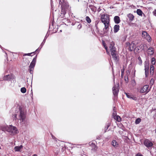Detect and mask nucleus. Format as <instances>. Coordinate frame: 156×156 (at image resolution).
Masks as SVG:
<instances>
[{
  "mask_svg": "<svg viewBox=\"0 0 156 156\" xmlns=\"http://www.w3.org/2000/svg\"><path fill=\"white\" fill-rule=\"evenodd\" d=\"M0 129L4 132H7L11 135H14L19 133L17 128L12 125L1 126Z\"/></svg>",
  "mask_w": 156,
  "mask_h": 156,
  "instance_id": "obj_1",
  "label": "nucleus"
},
{
  "mask_svg": "<svg viewBox=\"0 0 156 156\" xmlns=\"http://www.w3.org/2000/svg\"><path fill=\"white\" fill-rule=\"evenodd\" d=\"M96 27H97V29H98V27H97V26H96Z\"/></svg>",
  "mask_w": 156,
  "mask_h": 156,
  "instance_id": "obj_58",
  "label": "nucleus"
},
{
  "mask_svg": "<svg viewBox=\"0 0 156 156\" xmlns=\"http://www.w3.org/2000/svg\"><path fill=\"white\" fill-rule=\"evenodd\" d=\"M135 49H136V50H137V52H138V51H139L140 50V48H139V46H137L136 47H135Z\"/></svg>",
  "mask_w": 156,
  "mask_h": 156,
  "instance_id": "obj_42",
  "label": "nucleus"
},
{
  "mask_svg": "<svg viewBox=\"0 0 156 156\" xmlns=\"http://www.w3.org/2000/svg\"><path fill=\"white\" fill-rule=\"evenodd\" d=\"M105 25V28L103 29L104 33H107L109 29V22H108L103 23Z\"/></svg>",
  "mask_w": 156,
  "mask_h": 156,
  "instance_id": "obj_12",
  "label": "nucleus"
},
{
  "mask_svg": "<svg viewBox=\"0 0 156 156\" xmlns=\"http://www.w3.org/2000/svg\"><path fill=\"white\" fill-rule=\"evenodd\" d=\"M135 71H136L135 70H134V76H135Z\"/></svg>",
  "mask_w": 156,
  "mask_h": 156,
  "instance_id": "obj_55",
  "label": "nucleus"
},
{
  "mask_svg": "<svg viewBox=\"0 0 156 156\" xmlns=\"http://www.w3.org/2000/svg\"><path fill=\"white\" fill-rule=\"evenodd\" d=\"M127 16L128 17L130 21H133L134 17L133 15L131 13H129L128 14Z\"/></svg>",
  "mask_w": 156,
  "mask_h": 156,
  "instance_id": "obj_22",
  "label": "nucleus"
},
{
  "mask_svg": "<svg viewBox=\"0 0 156 156\" xmlns=\"http://www.w3.org/2000/svg\"><path fill=\"white\" fill-rule=\"evenodd\" d=\"M20 90L22 93H24L26 91V89L25 87H23L21 88Z\"/></svg>",
  "mask_w": 156,
  "mask_h": 156,
  "instance_id": "obj_30",
  "label": "nucleus"
},
{
  "mask_svg": "<svg viewBox=\"0 0 156 156\" xmlns=\"http://www.w3.org/2000/svg\"><path fill=\"white\" fill-rule=\"evenodd\" d=\"M60 32H62V30H60Z\"/></svg>",
  "mask_w": 156,
  "mask_h": 156,
  "instance_id": "obj_59",
  "label": "nucleus"
},
{
  "mask_svg": "<svg viewBox=\"0 0 156 156\" xmlns=\"http://www.w3.org/2000/svg\"><path fill=\"white\" fill-rule=\"evenodd\" d=\"M66 13V12L65 11V10L63 9H62V11L61 12V15H60V16H61L62 18L64 17Z\"/></svg>",
  "mask_w": 156,
  "mask_h": 156,
  "instance_id": "obj_23",
  "label": "nucleus"
},
{
  "mask_svg": "<svg viewBox=\"0 0 156 156\" xmlns=\"http://www.w3.org/2000/svg\"><path fill=\"white\" fill-rule=\"evenodd\" d=\"M99 138H97V139H99Z\"/></svg>",
  "mask_w": 156,
  "mask_h": 156,
  "instance_id": "obj_57",
  "label": "nucleus"
},
{
  "mask_svg": "<svg viewBox=\"0 0 156 156\" xmlns=\"http://www.w3.org/2000/svg\"><path fill=\"white\" fill-rule=\"evenodd\" d=\"M103 44L104 46V48H105V49L106 50V52H107V53L108 54H109V52L108 51V49H107V48H108L106 46L105 44V43H104L103 42Z\"/></svg>",
  "mask_w": 156,
  "mask_h": 156,
  "instance_id": "obj_32",
  "label": "nucleus"
},
{
  "mask_svg": "<svg viewBox=\"0 0 156 156\" xmlns=\"http://www.w3.org/2000/svg\"><path fill=\"white\" fill-rule=\"evenodd\" d=\"M119 84L117 85H115L112 88V91L114 95L115 96H117L119 91Z\"/></svg>",
  "mask_w": 156,
  "mask_h": 156,
  "instance_id": "obj_7",
  "label": "nucleus"
},
{
  "mask_svg": "<svg viewBox=\"0 0 156 156\" xmlns=\"http://www.w3.org/2000/svg\"><path fill=\"white\" fill-rule=\"evenodd\" d=\"M135 44L133 43V42H132L130 44V47H129L128 50L130 51H132L135 49Z\"/></svg>",
  "mask_w": 156,
  "mask_h": 156,
  "instance_id": "obj_14",
  "label": "nucleus"
},
{
  "mask_svg": "<svg viewBox=\"0 0 156 156\" xmlns=\"http://www.w3.org/2000/svg\"><path fill=\"white\" fill-rule=\"evenodd\" d=\"M37 55H36L33 59L32 61L31 62L29 67L34 68L36 62Z\"/></svg>",
  "mask_w": 156,
  "mask_h": 156,
  "instance_id": "obj_11",
  "label": "nucleus"
},
{
  "mask_svg": "<svg viewBox=\"0 0 156 156\" xmlns=\"http://www.w3.org/2000/svg\"><path fill=\"white\" fill-rule=\"evenodd\" d=\"M97 10L98 12H99L101 10V9L100 8H98V9Z\"/></svg>",
  "mask_w": 156,
  "mask_h": 156,
  "instance_id": "obj_50",
  "label": "nucleus"
},
{
  "mask_svg": "<svg viewBox=\"0 0 156 156\" xmlns=\"http://www.w3.org/2000/svg\"><path fill=\"white\" fill-rule=\"evenodd\" d=\"M19 147L21 149H22L23 148V146L22 145H21L20 146H19Z\"/></svg>",
  "mask_w": 156,
  "mask_h": 156,
  "instance_id": "obj_49",
  "label": "nucleus"
},
{
  "mask_svg": "<svg viewBox=\"0 0 156 156\" xmlns=\"http://www.w3.org/2000/svg\"><path fill=\"white\" fill-rule=\"evenodd\" d=\"M111 125V123L110 122H107L106 123V126L105 127L104 130H105V132H106V130L108 129V128Z\"/></svg>",
  "mask_w": 156,
  "mask_h": 156,
  "instance_id": "obj_24",
  "label": "nucleus"
},
{
  "mask_svg": "<svg viewBox=\"0 0 156 156\" xmlns=\"http://www.w3.org/2000/svg\"><path fill=\"white\" fill-rule=\"evenodd\" d=\"M116 111H113V116H115L116 115Z\"/></svg>",
  "mask_w": 156,
  "mask_h": 156,
  "instance_id": "obj_44",
  "label": "nucleus"
},
{
  "mask_svg": "<svg viewBox=\"0 0 156 156\" xmlns=\"http://www.w3.org/2000/svg\"><path fill=\"white\" fill-rule=\"evenodd\" d=\"M139 48L141 50H144V45L143 44H141L139 46Z\"/></svg>",
  "mask_w": 156,
  "mask_h": 156,
  "instance_id": "obj_33",
  "label": "nucleus"
},
{
  "mask_svg": "<svg viewBox=\"0 0 156 156\" xmlns=\"http://www.w3.org/2000/svg\"><path fill=\"white\" fill-rule=\"evenodd\" d=\"M154 80L153 79H151V83L152 82H153V83H154Z\"/></svg>",
  "mask_w": 156,
  "mask_h": 156,
  "instance_id": "obj_51",
  "label": "nucleus"
},
{
  "mask_svg": "<svg viewBox=\"0 0 156 156\" xmlns=\"http://www.w3.org/2000/svg\"><path fill=\"white\" fill-rule=\"evenodd\" d=\"M101 19L103 23L109 22V16L107 14H102L101 16Z\"/></svg>",
  "mask_w": 156,
  "mask_h": 156,
  "instance_id": "obj_3",
  "label": "nucleus"
},
{
  "mask_svg": "<svg viewBox=\"0 0 156 156\" xmlns=\"http://www.w3.org/2000/svg\"><path fill=\"white\" fill-rule=\"evenodd\" d=\"M125 81L126 82H128V78L127 77L126 78L125 77Z\"/></svg>",
  "mask_w": 156,
  "mask_h": 156,
  "instance_id": "obj_43",
  "label": "nucleus"
},
{
  "mask_svg": "<svg viewBox=\"0 0 156 156\" xmlns=\"http://www.w3.org/2000/svg\"><path fill=\"white\" fill-rule=\"evenodd\" d=\"M141 119L140 118H138L135 121V123L136 124H138L141 122Z\"/></svg>",
  "mask_w": 156,
  "mask_h": 156,
  "instance_id": "obj_29",
  "label": "nucleus"
},
{
  "mask_svg": "<svg viewBox=\"0 0 156 156\" xmlns=\"http://www.w3.org/2000/svg\"><path fill=\"white\" fill-rule=\"evenodd\" d=\"M32 156H37V155L36 154H34Z\"/></svg>",
  "mask_w": 156,
  "mask_h": 156,
  "instance_id": "obj_54",
  "label": "nucleus"
},
{
  "mask_svg": "<svg viewBox=\"0 0 156 156\" xmlns=\"http://www.w3.org/2000/svg\"><path fill=\"white\" fill-rule=\"evenodd\" d=\"M66 3L64 0H60L59 1V4L62 8H64L66 5Z\"/></svg>",
  "mask_w": 156,
  "mask_h": 156,
  "instance_id": "obj_20",
  "label": "nucleus"
},
{
  "mask_svg": "<svg viewBox=\"0 0 156 156\" xmlns=\"http://www.w3.org/2000/svg\"><path fill=\"white\" fill-rule=\"evenodd\" d=\"M114 42H112L110 43L109 46V48L111 52L116 51V48L114 47Z\"/></svg>",
  "mask_w": 156,
  "mask_h": 156,
  "instance_id": "obj_13",
  "label": "nucleus"
},
{
  "mask_svg": "<svg viewBox=\"0 0 156 156\" xmlns=\"http://www.w3.org/2000/svg\"><path fill=\"white\" fill-rule=\"evenodd\" d=\"M130 44L129 42H127L126 43V47H130Z\"/></svg>",
  "mask_w": 156,
  "mask_h": 156,
  "instance_id": "obj_40",
  "label": "nucleus"
},
{
  "mask_svg": "<svg viewBox=\"0 0 156 156\" xmlns=\"http://www.w3.org/2000/svg\"><path fill=\"white\" fill-rule=\"evenodd\" d=\"M41 49V48H40V49H39V48L37 49L36 50V51H35V52H39V51H40V49Z\"/></svg>",
  "mask_w": 156,
  "mask_h": 156,
  "instance_id": "obj_46",
  "label": "nucleus"
},
{
  "mask_svg": "<svg viewBox=\"0 0 156 156\" xmlns=\"http://www.w3.org/2000/svg\"><path fill=\"white\" fill-rule=\"evenodd\" d=\"M112 145L115 147H118L119 144L116 140H114L112 141Z\"/></svg>",
  "mask_w": 156,
  "mask_h": 156,
  "instance_id": "obj_21",
  "label": "nucleus"
},
{
  "mask_svg": "<svg viewBox=\"0 0 156 156\" xmlns=\"http://www.w3.org/2000/svg\"><path fill=\"white\" fill-rule=\"evenodd\" d=\"M111 54L113 59L115 60H116L117 59V56L116 51L111 52Z\"/></svg>",
  "mask_w": 156,
  "mask_h": 156,
  "instance_id": "obj_18",
  "label": "nucleus"
},
{
  "mask_svg": "<svg viewBox=\"0 0 156 156\" xmlns=\"http://www.w3.org/2000/svg\"><path fill=\"white\" fill-rule=\"evenodd\" d=\"M138 59L139 61H140V65L142 64V61L141 60V58L140 57H139L138 58Z\"/></svg>",
  "mask_w": 156,
  "mask_h": 156,
  "instance_id": "obj_38",
  "label": "nucleus"
},
{
  "mask_svg": "<svg viewBox=\"0 0 156 156\" xmlns=\"http://www.w3.org/2000/svg\"><path fill=\"white\" fill-rule=\"evenodd\" d=\"M99 138H97V139H99Z\"/></svg>",
  "mask_w": 156,
  "mask_h": 156,
  "instance_id": "obj_56",
  "label": "nucleus"
},
{
  "mask_svg": "<svg viewBox=\"0 0 156 156\" xmlns=\"http://www.w3.org/2000/svg\"><path fill=\"white\" fill-rule=\"evenodd\" d=\"M34 52H31V53H27V54H23V56H26L27 55L30 56L31 54L34 53Z\"/></svg>",
  "mask_w": 156,
  "mask_h": 156,
  "instance_id": "obj_35",
  "label": "nucleus"
},
{
  "mask_svg": "<svg viewBox=\"0 0 156 156\" xmlns=\"http://www.w3.org/2000/svg\"><path fill=\"white\" fill-rule=\"evenodd\" d=\"M29 62H30L28 61V62H27V65H26V66H27V65H28L29 64Z\"/></svg>",
  "mask_w": 156,
  "mask_h": 156,
  "instance_id": "obj_53",
  "label": "nucleus"
},
{
  "mask_svg": "<svg viewBox=\"0 0 156 156\" xmlns=\"http://www.w3.org/2000/svg\"><path fill=\"white\" fill-rule=\"evenodd\" d=\"M48 37V36H47V34H46V36H45L44 38V39L43 42H42L41 45L40 46V47H41L40 48H42V47H43V45H44V44L45 43V42L47 38Z\"/></svg>",
  "mask_w": 156,
  "mask_h": 156,
  "instance_id": "obj_25",
  "label": "nucleus"
},
{
  "mask_svg": "<svg viewBox=\"0 0 156 156\" xmlns=\"http://www.w3.org/2000/svg\"><path fill=\"white\" fill-rule=\"evenodd\" d=\"M145 75L147 76L149 73V64L148 62H146L144 65Z\"/></svg>",
  "mask_w": 156,
  "mask_h": 156,
  "instance_id": "obj_10",
  "label": "nucleus"
},
{
  "mask_svg": "<svg viewBox=\"0 0 156 156\" xmlns=\"http://www.w3.org/2000/svg\"><path fill=\"white\" fill-rule=\"evenodd\" d=\"M124 72V69H122L121 70V73H122L121 76H122V75L123 74Z\"/></svg>",
  "mask_w": 156,
  "mask_h": 156,
  "instance_id": "obj_45",
  "label": "nucleus"
},
{
  "mask_svg": "<svg viewBox=\"0 0 156 156\" xmlns=\"http://www.w3.org/2000/svg\"><path fill=\"white\" fill-rule=\"evenodd\" d=\"M148 54L150 55H153L154 52V49L151 47H150L148 49Z\"/></svg>",
  "mask_w": 156,
  "mask_h": 156,
  "instance_id": "obj_17",
  "label": "nucleus"
},
{
  "mask_svg": "<svg viewBox=\"0 0 156 156\" xmlns=\"http://www.w3.org/2000/svg\"><path fill=\"white\" fill-rule=\"evenodd\" d=\"M14 75L13 74H9L5 76L3 79L4 80L10 81L14 78Z\"/></svg>",
  "mask_w": 156,
  "mask_h": 156,
  "instance_id": "obj_9",
  "label": "nucleus"
},
{
  "mask_svg": "<svg viewBox=\"0 0 156 156\" xmlns=\"http://www.w3.org/2000/svg\"><path fill=\"white\" fill-rule=\"evenodd\" d=\"M86 20L88 23H90L91 22V20L89 16H87L86 18Z\"/></svg>",
  "mask_w": 156,
  "mask_h": 156,
  "instance_id": "obj_31",
  "label": "nucleus"
},
{
  "mask_svg": "<svg viewBox=\"0 0 156 156\" xmlns=\"http://www.w3.org/2000/svg\"><path fill=\"white\" fill-rule=\"evenodd\" d=\"M144 144L148 149H149L153 145L152 143L147 139H146L144 140Z\"/></svg>",
  "mask_w": 156,
  "mask_h": 156,
  "instance_id": "obj_8",
  "label": "nucleus"
},
{
  "mask_svg": "<svg viewBox=\"0 0 156 156\" xmlns=\"http://www.w3.org/2000/svg\"><path fill=\"white\" fill-rule=\"evenodd\" d=\"M129 98L131 99H132L134 100V101H137V98L135 96L132 95V94L131 95V96L130 97V98Z\"/></svg>",
  "mask_w": 156,
  "mask_h": 156,
  "instance_id": "obj_27",
  "label": "nucleus"
},
{
  "mask_svg": "<svg viewBox=\"0 0 156 156\" xmlns=\"http://www.w3.org/2000/svg\"><path fill=\"white\" fill-rule=\"evenodd\" d=\"M136 156H143L142 155L140 154H138L136 155Z\"/></svg>",
  "mask_w": 156,
  "mask_h": 156,
  "instance_id": "obj_47",
  "label": "nucleus"
},
{
  "mask_svg": "<svg viewBox=\"0 0 156 156\" xmlns=\"http://www.w3.org/2000/svg\"><path fill=\"white\" fill-rule=\"evenodd\" d=\"M29 67V70L30 74H32L34 68Z\"/></svg>",
  "mask_w": 156,
  "mask_h": 156,
  "instance_id": "obj_34",
  "label": "nucleus"
},
{
  "mask_svg": "<svg viewBox=\"0 0 156 156\" xmlns=\"http://www.w3.org/2000/svg\"><path fill=\"white\" fill-rule=\"evenodd\" d=\"M125 94H126V97L128 98H130V97L131 96V95H132L131 94H130L129 93H125Z\"/></svg>",
  "mask_w": 156,
  "mask_h": 156,
  "instance_id": "obj_36",
  "label": "nucleus"
},
{
  "mask_svg": "<svg viewBox=\"0 0 156 156\" xmlns=\"http://www.w3.org/2000/svg\"><path fill=\"white\" fill-rule=\"evenodd\" d=\"M17 112V114H15L13 115L12 116L13 120H16V116L18 115L19 117V119L23 122L26 118V113L25 111L23 110L22 108L20 107L19 109H17L16 110V113Z\"/></svg>",
  "mask_w": 156,
  "mask_h": 156,
  "instance_id": "obj_2",
  "label": "nucleus"
},
{
  "mask_svg": "<svg viewBox=\"0 0 156 156\" xmlns=\"http://www.w3.org/2000/svg\"><path fill=\"white\" fill-rule=\"evenodd\" d=\"M151 63L152 65L150 66V74L151 75H153L154 73V68L153 65H154L155 63V59L153 57L151 58Z\"/></svg>",
  "mask_w": 156,
  "mask_h": 156,
  "instance_id": "obj_5",
  "label": "nucleus"
},
{
  "mask_svg": "<svg viewBox=\"0 0 156 156\" xmlns=\"http://www.w3.org/2000/svg\"><path fill=\"white\" fill-rule=\"evenodd\" d=\"M89 7L90 9L93 13H95L96 11L97 8L94 5H90L89 6Z\"/></svg>",
  "mask_w": 156,
  "mask_h": 156,
  "instance_id": "obj_16",
  "label": "nucleus"
},
{
  "mask_svg": "<svg viewBox=\"0 0 156 156\" xmlns=\"http://www.w3.org/2000/svg\"><path fill=\"white\" fill-rule=\"evenodd\" d=\"M114 20L115 23L116 24H118L120 22V18L118 16H115L114 17Z\"/></svg>",
  "mask_w": 156,
  "mask_h": 156,
  "instance_id": "obj_15",
  "label": "nucleus"
},
{
  "mask_svg": "<svg viewBox=\"0 0 156 156\" xmlns=\"http://www.w3.org/2000/svg\"><path fill=\"white\" fill-rule=\"evenodd\" d=\"M150 90V88H149V86L147 85H145L141 88L140 92L141 93H145L147 94Z\"/></svg>",
  "mask_w": 156,
  "mask_h": 156,
  "instance_id": "obj_4",
  "label": "nucleus"
},
{
  "mask_svg": "<svg viewBox=\"0 0 156 156\" xmlns=\"http://www.w3.org/2000/svg\"><path fill=\"white\" fill-rule=\"evenodd\" d=\"M119 29V26L118 24L115 25L114 27V32L115 33H117Z\"/></svg>",
  "mask_w": 156,
  "mask_h": 156,
  "instance_id": "obj_19",
  "label": "nucleus"
},
{
  "mask_svg": "<svg viewBox=\"0 0 156 156\" xmlns=\"http://www.w3.org/2000/svg\"><path fill=\"white\" fill-rule=\"evenodd\" d=\"M153 13L154 16H156V9L153 11Z\"/></svg>",
  "mask_w": 156,
  "mask_h": 156,
  "instance_id": "obj_41",
  "label": "nucleus"
},
{
  "mask_svg": "<svg viewBox=\"0 0 156 156\" xmlns=\"http://www.w3.org/2000/svg\"><path fill=\"white\" fill-rule=\"evenodd\" d=\"M81 27H82V25L80 24L78 25L77 28L79 30H80L81 28Z\"/></svg>",
  "mask_w": 156,
  "mask_h": 156,
  "instance_id": "obj_39",
  "label": "nucleus"
},
{
  "mask_svg": "<svg viewBox=\"0 0 156 156\" xmlns=\"http://www.w3.org/2000/svg\"><path fill=\"white\" fill-rule=\"evenodd\" d=\"M136 13L137 14L140 16H142L143 13L142 10L139 9H138L136 10Z\"/></svg>",
  "mask_w": 156,
  "mask_h": 156,
  "instance_id": "obj_26",
  "label": "nucleus"
},
{
  "mask_svg": "<svg viewBox=\"0 0 156 156\" xmlns=\"http://www.w3.org/2000/svg\"><path fill=\"white\" fill-rule=\"evenodd\" d=\"M116 120L118 122H119L120 121L121 118L119 115H117L116 117Z\"/></svg>",
  "mask_w": 156,
  "mask_h": 156,
  "instance_id": "obj_37",
  "label": "nucleus"
},
{
  "mask_svg": "<svg viewBox=\"0 0 156 156\" xmlns=\"http://www.w3.org/2000/svg\"><path fill=\"white\" fill-rule=\"evenodd\" d=\"M113 111H116V108L115 107H114L113 108Z\"/></svg>",
  "mask_w": 156,
  "mask_h": 156,
  "instance_id": "obj_48",
  "label": "nucleus"
},
{
  "mask_svg": "<svg viewBox=\"0 0 156 156\" xmlns=\"http://www.w3.org/2000/svg\"><path fill=\"white\" fill-rule=\"evenodd\" d=\"M52 137L53 139H56V138H55V137L53 136V135H52Z\"/></svg>",
  "mask_w": 156,
  "mask_h": 156,
  "instance_id": "obj_52",
  "label": "nucleus"
},
{
  "mask_svg": "<svg viewBox=\"0 0 156 156\" xmlns=\"http://www.w3.org/2000/svg\"><path fill=\"white\" fill-rule=\"evenodd\" d=\"M142 37L146 39L148 42H151V38L146 31H142Z\"/></svg>",
  "mask_w": 156,
  "mask_h": 156,
  "instance_id": "obj_6",
  "label": "nucleus"
},
{
  "mask_svg": "<svg viewBox=\"0 0 156 156\" xmlns=\"http://www.w3.org/2000/svg\"><path fill=\"white\" fill-rule=\"evenodd\" d=\"M14 150H15V151H16L20 152L21 151V149L19 147V146H16L14 147Z\"/></svg>",
  "mask_w": 156,
  "mask_h": 156,
  "instance_id": "obj_28",
  "label": "nucleus"
}]
</instances>
